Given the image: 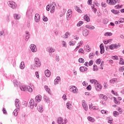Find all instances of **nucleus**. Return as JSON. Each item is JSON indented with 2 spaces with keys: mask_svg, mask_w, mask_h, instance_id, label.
Here are the masks:
<instances>
[{
  "mask_svg": "<svg viewBox=\"0 0 124 124\" xmlns=\"http://www.w3.org/2000/svg\"><path fill=\"white\" fill-rule=\"evenodd\" d=\"M112 59L113 60H115V61H118V60H119L118 56L116 55L112 56Z\"/></svg>",
  "mask_w": 124,
  "mask_h": 124,
  "instance_id": "obj_53",
  "label": "nucleus"
},
{
  "mask_svg": "<svg viewBox=\"0 0 124 124\" xmlns=\"http://www.w3.org/2000/svg\"><path fill=\"white\" fill-rule=\"evenodd\" d=\"M45 74L46 77H50V76H51V72L49 70H46L45 71Z\"/></svg>",
  "mask_w": 124,
  "mask_h": 124,
  "instance_id": "obj_12",
  "label": "nucleus"
},
{
  "mask_svg": "<svg viewBox=\"0 0 124 124\" xmlns=\"http://www.w3.org/2000/svg\"><path fill=\"white\" fill-rule=\"evenodd\" d=\"M44 88L45 89V90L46 91V92H47L48 93H51L50 92V88H49L47 85H45L44 86Z\"/></svg>",
  "mask_w": 124,
  "mask_h": 124,
  "instance_id": "obj_29",
  "label": "nucleus"
},
{
  "mask_svg": "<svg viewBox=\"0 0 124 124\" xmlns=\"http://www.w3.org/2000/svg\"><path fill=\"white\" fill-rule=\"evenodd\" d=\"M84 19L85 21H86V22H90V17L88 16V15H85L84 16Z\"/></svg>",
  "mask_w": 124,
  "mask_h": 124,
  "instance_id": "obj_23",
  "label": "nucleus"
},
{
  "mask_svg": "<svg viewBox=\"0 0 124 124\" xmlns=\"http://www.w3.org/2000/svg\"><path fill=\"white\" fill-rule=\"evenodd\" d=\"M76 44V41H70L69 42V45H70L71 46V45H72L73 46H74V45H75V44Z\"/></svg>",
  "mask_w": 124,
  "mask_h": 124,
  "instance_id": "obj_38",
  "label": "nucleus"
},
{
  "mask_svg": "<svg viewBox=\"0 0 124 124\" xmlns=\"http://www.w3.org/2000/svg\"><path fill=\"white\" fill-rule=\"evenodd\" d=\"M85 27H86L87 29H89V30H94L95 28L93 26H90L89 25H87L85 26Z\"/></svg>",
  "mask_w": 124,
  "mask_h": 124,
  "instance_id": "obj_20",
  "label": "nucleus"
},
{
  "mask_svg": "<svg viewBox=\"0 0 124 124\" xmlns=\"http://www.w3.org/2000/svg\"><path fill=\"white\" fill-rule=\"evenodd\" d=\"M82 106L85 111H88V105H87L85 100L82 101Z\"/></svg>",
  "mask_w": 124,
  "mask_h": 124,
  "instance_id": "obj_9",
  "label": "nucleus"
},
{
  "mask_svg": "<svg viewBox=\"0 0 124 124\" xmlns=\"http://www.w3.org/2000/svg\"><path fill=\"white\" fill-rule=\"evenodd\" d=\"M93 60H91L90 62H89V66H92V65H93Z\"/></svg>",
  "mask_w": 124,
  "mask_h": 124,
  "instance_id": "obj_56",
  "label": "nucleus"
},
{
  "mask_svg": "<svg viewBox=\"0 0 124 124\" xmlns=\"http://www.w3.org/2000/svg\"><path fill=\"white\" fill-rule=\"evenodd\" d=\"M2 111H3V114H7V112H6V110L5 109V108H3Z\"/></svg>",
  "mask_w": 124,
  "mask_h": 124,
  "instance_id": "obj_61",
  "label": "nucleus"
},
{
  "mask_svg": "<svg viewBox=\"0 0 124 124\" xmlns=\"http://www.w3.org/2000/svg\"><path fill=\"white\" fill-rule=\"evenodd\" d=\"M113 99H114V103H115V104L119 105L121 103L120 101H117V98L116 97H114Z\"/></svg>",
  "mask_w": 124,
  "mask_h": 124,
  "instance_id": "obj_33",
  "label": "nucleus"
},
{
  "mask_svg": "<svg viewBox=\"0 0 124 124\" xmlns=\"http://www.w3.org/2000/svg\"><path fill=\"white\" fill-rule=\"evenodd\" d=\"M96 62L97 64H100V62H101V60L100 59H98L97 60H96Z\"/></svg>",
  "mask_w": 124,
  "mask_h": 124,
  "instance_id": "obj_49",
  "label": "nucleus"
},
{
  "mask_svg": "<svg viewBox=\"0 0 124 124\" xmlns=\"http://www.w3.org/2000/svg\"><path fill=\"white\" fill-rule=\"evenodd\" d=\"M75 9L79 13H82V10H81V9H80V8H79V7H78V6H75Z\"/></svg>",
  "mask_w": 124,
  "mask_h": 124,
  "instance_id": "obj_31",
  "label": "nucleus"
},
{
  "mask_svg": "<svg viewBox=\"0 0 124 124\" xmlns=\"http://www.w3.org/2000/svg\"><path fill=\"white\" fill-rule=\"evenodd\" d=\"M55 50L53 48H50L49 49V53H54V52H55Z\"/></svg>",
  "mask_w": 124,
  "mask_h": 124,
  "instance_id": "obj_57",
  "label": "nucleus"
},
{
  "mask_svg": "<svg viewBox=\"0 0 124 124\" xmlns=\"http://www.w3.org/2000/svg\"><path fill=\"white\" fill-rule=\"evenodd\" d=\"M14 17L15 20H19L20 18H21V16H20V15L17 14H15L14 15Z\"/></svg>",
  "mask_w": 124,
  "mask_h": 124,
  "instance_id": "obj_19",
  "label": "nucleus"
},
{
  "mask_svg": "<svg viewBox=\"0 0 124 124\" xmlns=\"http://www.w3.org/2000/svg\"><path fill=\"white\" fill-rule=\"evenodd\" d=\"M113 116L114 117H117V116H118L119 115V112H118V111H114L113 112Z\"/></svg>",
  "mask_w": 124,
  "mask_h": 124,
  "instance_id": "obj_44",
  "label": "nucleus"
},
{
  "mask_svg": "<svg viewBox=\"0 0 124 124\" xmlns=\"http://www.w3.org/2000/svg\"><path fill=\"white\" fill-rule=\"evenodd\" d=\"M14 85L16 87H18V85H19V83H18V81L16 80H14L13 81Z\"/></svg>",
  "mask_w": 124,
  "mask_h": 124,
  "instance_id": "obj_42",
  "label": "nucleus"
},
{
  "mask_svg": "<svg viewBox=\"0 0 124 124\" xmlns=\"http://www.w3.org/2000/svg\"><path fill=\"white\" fill-rule=\"evenodd\" d=\"M92 1L93 0H88V4H89V5H91L93 3Z\"/></svg>",
  "mask_w": 124,
  "mask_h": 124,
  "instance_id": "obj_59",
  "label": "nucleus"
},
{
  "mask_svg": "<svg viewBox=\"0 0 124 124\" xmlns=\"http://www.w3.org/2000/svg\"><path fill=\"white\" fill-rule=\"evenodd\" d=\"M78 62L80 63H84L85 62V60L82 58H80L78 60Z\"/></svg>",
  "mask_w": 124,
  "mask_h": 124,
  "instance_id": "obj_37",
  "label": "nucleus"
},
{
  "mask_svg": "<svg viewBox=\"0 0 124 124\" xmlns=\"http://www.w3.org/2000/svg\"><path fill=\"white\" fill-rule=\"evenodd\" d=\"M106 3L105 2H102L101 3V5L102 7H106V6H105Z\"/></svg>",
  "mask_w": 124,
  "mask_h": 124,
  "instance_id": "obj_64",
  "label": "nucleus"
},
{
  "mask_svg": "<svg viewBox=\"0 0 124 124\" xmlns=\"http://www.w3.org/2000/svg\"><path fill=\"white\" fill-rule=\"evenodd\" d=\"M19 102H20V100L18 99H16L15 100V106L17 109H19L20 108H21Z\"/></svg>",
  "mask_w": 124,
  "mask_h": 124,
  "instance_id": "obj_5",
  "label": "nucleus"
},
{
  "mask_svg": "<svg viewBox=\"0 0 124 124\" xmlns=\"http://www.w3.org/2000/svg\"><path fill=\"white\" fill-rule=\"evenodd\" d=\"M30 49L32 52H36V50H37L36 46L33 44H31L30 46Z\"/></svg>",
  "mask_w": 124,
  "mask_h": 124,
  "instance_id": "obj_6",
  "label": "nucleus"
},
{
  "mask_svg": "<svg viewBox=\"0 0 124 124\" xmlns=\"http://www.w3.org/2000/svg\"><path fill=\"white\" fill-rule=\"evenodd\" d=\"M99 47L100 49V54H103L105 51L104 49V46L103 45V44H100Z\"/></svg>",
  "mask_w": 124,
  "mask_h": 124,
  "instance_id": "obj_7",
  "label": "nucleus"
},
{
  "mask_svg": "<svg viewBox=\"0 0 124 124\" xmlns=\"http://www.w3.org/2000/svg\"><path fill=\"white\" fill-rule=\"evenodd\" d=\"M79 70L81 71V72H85V71H88V68L86 66H81L79 68Z\"/></svg>",
  "mask_w": 124,
  "mask_h": 124,
  "instance_id": "obj_11",
  "label": "nucleus"
},
{
  "mask_svg": "<svg viewBox=\"0 0 124 124\" xmlns=\"http://www.w3.org/2000/svg\"><path fill=\"white\" fill-rule=\"evenodd\" d=\"M70 92H72L74 93H76L77 92H78V89H77V87L75 86H71L70 88Z\"/></svg>",
  "mask_w": 124,
  "mask_h": 124,
  "instance_id": "obj_3",
  "label": "nucleus"
},
{
  "mask_svg": "<svg viewBox=\"0 0 124 124\" xmlns=\"http://www.w3.org/2000/svg\"><path fill=\"white\" fill-rule=\"evenodd\" d=\"M95 87L96 91H97V92H99V91H101V89H102V87H101V85L100 84L97 85V87H96V85H95Z\"/></svg>",
  "mask_w": 124,
  "mask_h": 124,
  "instance_id": "obj_13",
  "label": "nucleus"
},
{
  "mask_svg": "<svg viewBox=\"0 0 124 124\" xmlns=\"http://www.w3.org/2000/svg\"><path fill=\"white\" fill-rule=\"evenodd\" d=\"M43 98H44V101H45L46 102H47V103L50 102V100L49 99V98H48V97H47L46 95H44Z\"/></svg>",
  "mask_w": 124,
  "mask_h": 124,
  "instance_id": "obj_18",
  "label": "nucleus"
},
{
  "mask_svg": "<svg viewBox=\"0 0 124 124\" xmlns=\"http://www.w3.org/2000/svg\"><path fill=\"white\" fill-rule=\"evenodd\" d=\"M87 119L89 122H91L92 123H93L94 122V119L91 116H89L87 117Z\"/></svg>",
  "mask_w": 124,
  "mask_h": 124,
  "instance_id": "obj_30",
  "label": "nucleus"
},
{
  "mask_svg": "<svg viewBox=\"0 0 124 124\" xmlns=\"http://www.w3.org/2000/svg\"><path fill=\"white\" fill-rule=\"evenodd\" d=\"M66 18L67 20H70V18H71V15H69V14L67 13Z\"/></svg>",
  "mask_w": 124,
  "mask_h": 124,
  "instance_id": "obj_50",
  "label": "nucleus"
},
{
  "mask_svg": "<svg viewBox=\"0 0 124 124\" xmlns=\"http://www.w3.org/2000/svg\"><path fill=\"white\" fill-rule=\"evenodd\" d=\"M27 86H21L20 87V89L21 90V91H23V92H27Z\"/></svg>",
  "mask_w": 124,
  "mask_h": 124,
  "instance_id": "obj_16",
  "label": "nucleus"
},
{
  "mask_svg": "<svg viewBox=\"0 0 124 124\" xmlns=\"http://www.w3.org/2000/svg\"><path fill=\"white\" fill-rule=\"evenodd\" d=\"M68 34H69V32H66L65 34L62 36V37H63V38H68Z\"/></svg>",
  "mask_w": 124,
  "mask_h": 124,
  "instance_id": "obj_34",
  "label": "nucleus"
},
{
  "mask_svg": "<svg viewBox=\"0 0 124 124\" xmlns=\"http://www.w3.org/2000/svg\"><path fill=\"white\" fill-rule=\"evenodd\" d=\"M55 60L56 62H60V56L56 55Z\"/></svg>",
  "mask_w": 124,
  "mask_h": 124,
  "instance_id": "obj_54",
  "label": "nucleus"
},
{
  "mask_svg": "<svg viewBox=\"0 0 124 124\" xmlns=\"http://www.w3.org/2000/svg\"><path fill=\"white\" fill-rule=\"evenodd\" d=\"M34 65L36 67H40V65H41V62H35Z\"/></svg>",
  "mask_w": 124,
  "mask_h": 124,
  "instance_id": "obj_28",
  "label": "nucleus"
},
{
  "mask_svg": "<svg viewBox=\"0 0 124 124\" xmlns=\"http://www.w3.org/2000/svg\"><path fill=\"white\" fill-rule=\"evenodd\" d=\"M84 48L85 49H86L87 52H90V51H91V50H90L91 48H89V45H87Z\"/></svg>",
  "mask_w": 124,
  "mask_h": 124,
  "instance_id": "obj_45",
  "label": "nucleus"
},
{
  "mask_svg": "<svg viewBox=\"0 0 124 124\" xmlns=\"http://www.w3.org/2000/svg\"><path fill=\"white\" fill-rule=\"evenodd\" d=\"M99 97H100V98H103L104 100H107L108 99L107 96L104 95L103 94H100Z\"/></svg>",
  "mask_w": 124,
  "mask_h": 124,
  "instance_id": "obj_17",
  "label": "nucleus"
},
{
  "mask_svg": "<svg viewBox=\"0 0 124 124\" xmlns=\"http://www.w3.org/2000/svg\"><path fill=\"white\" fill-rule=\"evenodd\" d=\"M111 11L112 13H113V14H115V15L119 14V13H120V11L115 9H112Z\"/></svg>",
  "mask_w": 124,
  "mask_h": 124,
  "instance_id": "obj_25",
  "label": "nucleus"
},
{
  "mask_svg": "<svg viewBox=\"0 0 124 124\" xmlns=\"http://www.w3.org/2000/svg\"><path fill=\"white\" fill-rule=\"evenodd\" d=\"M26 92H28L29 93H32V88L29 86H27Z\"/></svg>",
  "mask_w": 124,
  "mask_h": 124,
  "instance_id": "obj_21",
  "label": "nucleus"
},
{
  "mask_svg": "<svg viewBox=\"0 0 124 124\" xmlns=\"http://www.w3.org/2000/svg\"><path fill=\"white\" fill-rule=\"evenodd\" d=\"M118 81V78H112L109 80L110 83H112V84H115Z\"/></svg>",
  "mask_w": 124,
  "mask_h": 124,
  "instance_id": "obj_22",
  "label": "nucleus"
},
{
  "mask_svg": "<svg viewBox=\"0 0 124 124\" xmlns=\"http://www.w3.org/2000/svg\"><path fill=\"white\" fill-rule=\"evenodd\" d=\"M34 106H35V107H36L37 106V103H35L34 105H30V107H31V109H33Z\"/></svg>",
  "mask_w": 124,
  "mask_h": 124,
  "instance_id": "obj_46",
  "label": "nucleus"
},
{
  "mask_svg": "<svg viewBox=\"0 0 124 124\" xmlns=\"http://www.w3.org/2000/svg\"><path fill=\"white\" fill-rule=\"evenodd\" d=\"M94 53H91L90 54H89V58H92V57H94Z\"/></svg>",
  "mask_w": 124,
  "mask_h": 124,
  "instance_id": "obj_58",
  "label": "nucleus"
},
{
  "mask_svg": "<svg viewBox=\"0 0 124 124\" xmlns=\"http://www.w3.org/2000/svg\"><path fill=\"white\" fill-rule=\"evenodd\" d=\"M112 39H108L107 40V41H104V44H108V43H109V42H111L112 41Z\"/></svg>",
  "mask_w": 124,
  "mask_h": 124,
  "instance_id": "obj_40",
  "label": "nucleus"
},
{
  "mask_svg": "<svg viewBox=\"0 0 124 124\" xmlns=\"http://www.w3.org/2000/svg\"><path fill=\"white\" fill-rule=\"evenodd\" d=\"M35 75H36V77H37V78H39V74H38V72H35Z\"/></svg>",
  "mask_w": 124,
  "mask_h": 124,
  "instance_id": "obj_63",
  "label": "nucleus"
},
{
  "mask_svg": "<svg viewBox=\"0 0 124 124\" xmlns=\"http://www.w3.org/2000/svg\"><path fill=\"white\" fill-rule=\"evenodd\" d=\"M86 89L87 91H91L92 90V86L91 85H88Z\"/></svg>",
  "mask_w": 124,
  "mask_h": 124,
  "instance_id": "obj_51",
  "label": "nucleus"
},
{
  "mask_svg": "<svg viewBox=\"0 0 124 124\" xmlns=\"http://www.w3.org/2000/svg\"><path fill=\"white\" fill-rule=\"evenodd\" d=\"M119 63L120 64H124V59H123L122 58H120Z\"/></svg>",
  "mask_w": 124,
  "mask_h": 124,
  "instance_id": "obj_41",
  "label": "nucleus"
},
{
  "mask_svg": "<svg viewBox=\"0 0 124 124\" xmlns=\"http://www.w3.org/2000/svg\"><path fill=\"white\" fill-rule=\"evenodd\" d=\"M118 47H121V45H119V44H118V45L115 44L110 45L109 48L110 50H114V49H118L119 48Z\"/></svg>",
  "mask_w": 124,
  "mask_h": 124,
  "instance_id": "obj_2",
  "label": "nucleus"
},
{
  "mask_svg": "<svg viewBox=\"0 0 124 124\" xmlns=\"http://www.w3.org/2000/svg\"><path fill=\"white\" fill-rule=\"evenodd\" d=\"M116 3H117V0H109L108 4H110L111 5H114V4H116Z\"/></svg>",
  "mask_w": 124,
  "mask_h": 124,
  "instance_id": "obj_15",
  "label": "nucleus"
},
{
  "mask_svg": "<svg viewBox=\"0 0 124 124\" xmlns=\"http://www.w3.org/2000/svg\"><path fill=\"white\" fill-rule=\"evenodd\" d=\"M37 110L40 113H42L43 112L44 109H43V106L42 105H39L37 106Z\"/></svg>",
  "mask_w": 124,
  "mask_h": 124,
  "instance_id": "obj_8",
  "label": "nucleus"
},
{
  "mask_svg": "<svg viewBox=\"0 0 124 124\" xmlns=\"http://www.w3.org/2000/svg\"><path fill=\"white\" fill-rule=\"evenodd\" d=\"M112 35H113V33L111 32H107L104 34L105 36H112Z\"/></svg>",
  "mask_w": 124,
  "mask_h": 124,
  "instance_id": "obj_26",
  "label": "nucleus"
},
{
  "mask_svg": "<svg viewBox=\"0 0 124 124\" xmlns=\"http://www.w3.org/2000/svg\"><path fill=\"white\" fill-rule=\"evenodd\" d=\"M66 106H67V108L68 109H69L70 110L71 109V108H72V105H71V104H70L69 102H67L66 103Z\"/></svg>",
  "mask_w": 124,
  "mask_h": 124,
  "instance_id": "obj_27",
  "label": "nucleus"
},
{
  "mask_svg": "<svg viewBox=\"0 0 124 124\" xmlns=\"http://www.w3.org/2000/svg\"><path fill=\"white\" fill-rule=\"evenodd\" d=\"M17 111H18V109L16 108L13 112V115H14L15 117H16L17 115H18V112Z\"/></svg>",
  "mask_w": 124,
  "mask_h": 124,
  "instance_id": "obj_35",
  "label": "nucleus"
},
{
  "mask_svg": "<svg viewBox=\"0 0 124 124\" xmlns=\"http://www.w3.org/2000/svg\"><path fill=\"white\" fill-rule=\"evenodd\" d=\"M78 53H81V54H85V52L84 51V49H83V48H80L78 50Z\"/></svg>",
  "mask_w": 124,
  "mask_h": 124,
  "instance_id": "obj_47",
  "label": "nucleus"
},
{
  "mask_svg": "<svg viewBox=\"0 0 124 124\" xmlns=\"http://www.w3.org/2000/svg\"><path fill=\"white\" fill-rule=\"evenodd\" d=\"M43 20L44 22H47V21H48V18L45 16H44L43 17Z\"/></svg>",
  "mask_w": 124,
  "mask_h": 124,
  "instance_id": "obj_48",
  "label": "nucleus"
},
{
  "mask_svg": "<svg viewBox=\"0 0 124 124\" xmlns=\"http://www.w3.org/2000/svg\"><path fill=\"white\" fill-rule=\"evenodd\" d=\"M120 20V21H119L120 23H124V18H121Z\"/></svg>",
  "mask_w": 124,
  "mask_h": 124,
  "instance_id": "obj_62",
  "label": "nucleus"
},
{
  "mask_svg": "<svg viewBox=\"0 0 124 124\" xmlns=\"http://www.w3.org/2000/svg\"><path fill=\"white\" fill-rule=\"evenodd\" d=\"M83 35H84V36H88V35H89V31L86 30V31H83Z\"/></svg>",
  "mask_w": 124,
  "mask_h": 124,
  "instance_id": "obj_32",
  "label": "nucleus"
},
{
  "mask_svg": "<svg viewBox=\"0 0 124 124\" xmlns=\"http://www.w3.org/2000/svg\"><path fill=\"white\" fill-rule=\"evenodd\" d=\"M19 67L21 69H24V68H25V62H22Z\"/></svg>",
  "mask_w": 124,
  "mask_h": 124,
  "instance_id": "obj_24",
  "label": "nucleus"
},
{
  "mask_svg": "<svg viewBox=\"0 0 124 124\" xmlns=\"http://www.w3.org/2000/svg\"><path fill=\"white\" fill-rule=\"evenodd\" d=\"M7 3L12 9H15V8L17 7V4H16V3L13 1H9Z\"/></svg>",
  "mask_w": 124,
  "mask_h": 124,
  "instance_id": "obj_1",
  "label": "nucleus"
},
{
  "mask_svg": "<svg viewBox=\"0 0 124 124\" xmlns=\"http://www.w3.org/2000/svg\"><path fill=\"white\" fill-rule=\"evenodd\" d=\"M46 10L47 11H49L50 10V5L48 4L46 6Z\"/></svg>",
  "mask_w": 124,
  "mask_h": 124,
  "instance_id": "obj_60",
  "label": "nucleus"
},
{
  "mask_svg": "<svg viewBox=\"0 0 124 124\" xmlns=\"http://www.w3.org/2000/svg\"><path fill=\"white\" fill-rule=\"evenodd\" d=\"M55 7L54 6H52L50 9V12L51 13H54L55 12Z\"/></svg>",
  "mask_w": 124,
  "mask_h": 124,
  "instance_id": "obj_43",
  "label": "nucleus"
},
{
  "mask_svg": "<svg viewBox=\"0 0 124 124\" xmlns=\"http://www.w3.org/2000/svg\"><path fill=\"white\" fill-rule=\"evenodd\" d=\"M26 36H25V38H26L25 40L26 41H28V40L30 39V37H31V35L30 34V33L28 31L26 32Z\"/></svg>",
  "mask_w": 124,
  "mask_h": 124,
  "instance_id": "obj_14",
  "label": "nucleus"
},
{
  "mask_svg": "<svg viewBox=\"0 0 124 124\" xmlns=\"http://www.w3.org/2000/svg\"><path fill=\"white\" fill-rule=\"evenodd\" d=\"M23 105L24 106H28V102L27 101H23L22 102Z\"/></svg>",
  "mask_w": 124,
  "mask_h": 124,
  "instance_id": "obj_55",
  "label": "nucleus"
},
{
  "mask_svg": "<svg viewBox=\"0 0 124 124\" xmlns=\"http://www.w3.org/2000/svg\"><path fill=\"white\" fill-rule=\"evenodd\" d=\"M42 99V97L40 95L36 96L35 98V100H36V102H40Z\"/></svg>",
  "mask_w": 124,
  "mask_h": 124,
  "instance_id": "obj_10",
  "label": "nucleus"
},
{
  "mask_svg": "<svg viewBox=\"0 0 124 124\" xmlns=\"http://www.w3.org/2000/svg\"><path fill=\"white\" fill-rule=\"evenodd\" d=\"M84 24V22L80 21L78 22V23L77 24V27H81L82 24Z\"/></svg>",
  "mask_w": 124,
  "mask_h": 124,
  "instance_id": "obj_36",
  "label": "nucleus"
},
{
  "mask_svg": "<svg viewBox=\"0 0 124 124\" xmlns=\"http://www.w3.org/2000/svg\"><path fill=\"white\" fill-rule=\"evenodd\" d=\"M29 104L30 105H34L35 104H34V101L32 99H31L29 102Z\"/></svg>",
  "mask_w": 124,
  "mask_h": 124,
  "instance_id": "obj_39",
  "label": "nucleus"
},
{
  "mask_svg": "<svg viewBox=\"0 0 124 124\" xmlns=\"http://www.w3.org/2000/svg\"><path fill=\"white\" fill-rule=\"evenodd\" d=\"M34 62H40V60H39L38 58H35Z\"/></svg>",
  "mask_w": 124,
  "mask_h": 124,
  "instance_id": "obj_52",
  "label": "nucleus"
},
{
  "mask_svg": "<svg viewBox=\"0 0 124 124\" xmlns=\"http://www.w3.org/2000/svg\"><path fill=\"white\" fill-rule=\"evenodd\" d=\"M34 21L36 23H39V21H40V16H39V14H35L34 17Z\"/></svg>",
  "mask_w": 124,
  "mask_h": 124,
  "instance_id": "obj_4",
  "label": "nucleus"
}]
</instances>
